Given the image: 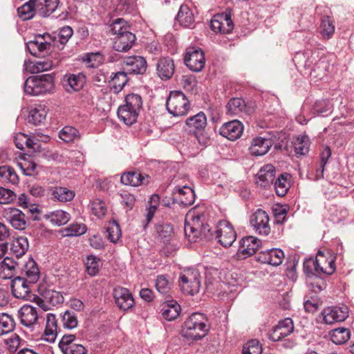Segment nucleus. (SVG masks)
Segmentation results:
<instances>
[{
    "label": "nucleus",
    "mask_w": 354,
    "mask_h": 354,
    "mask_svg": "<svg viewBox=\"0 0 354 354\" xmlns=\"http://www.w3.org/2000/svg\"><path fill=\"white\" fill-rule=\"evenodd\" d=\"M110 28L112 34L115 35L113 48L120 52L129 50L136 41V37L129 30L127 22L122 18H118L110 25Z\"/></svg>",
    "instance_id": "nucleus-1"
},
{
    "label": "nucleus",
    "mask_w": 354,
    "mask_h": 354,
    "mask_svg": "<svg viewBox=\"0 0 354 354\" xmlns=\"http://www.w3.org/2000/svg\"><path fill=\"white\" fill-rule=\"evenodd\" d=\"M208 331L206 317L203 313H194L185 321L181 334L187 339L198 340L203 339Z\"/></svg>",
    "instance_id": "nucleus-2"
},
{
    "label": "nucleus",
    "mask_w": 354,
    "mask_h": 354,
    "mask_svg": "<svg viewBox=\"0 0 354 354\" xmlns=\"http://www.w3.org/2000/svg\"><path fill=\"white\" fill-rule=\"evenodd\" d=\"M303 59H305L304 66L306 68H311V77L322 79L326 75L327 63L325 59L319 57V51L297 53L294 58V61L297 64H300Z\"/></svg>",
    "instance_id": "nucleus-3"
},
{
    "label": "nucleus",
    "mask_w": 354,
    "mask_h": 354,
    "mask_svg": "<svg viewBox=\"0 0 354 354\" xmlns=\"http://www.w3.org/2000/svg\"><path fill=\"white\" fill-rule=\"evenodd\" d=\"M204 218L203 214H193L192 223H185V234L190 242H196L200 236L209 239L215 235V231H212L208 224L204 223Z\"/></svg>",
    "instance_id": "nucleus-4"
},
{
    "label": "nucleus",
    "mask_w": 354,
    "mask_h": 354,
    "mask_svg": "<svg viewBox=\"0 0 354 354\" xmlns=\"http://www.w3.org/2000/svg\"><path fill=\"white\" fill-rule=\"evenodd\" d=\"M54 80L50 74L30 76L24 82V92L30 95H39L51 92Z\"/></svg>",
    "instance_id": "nucleus-5"
},
{
    "label": "nucleus",
    "mask_w": 354,
    "mask_h": 354,
    "mask_svg": "<svg viewBox=\"0 0 354 354\" xmlns=\"http://www.w3.org/2000/svg\"><path fill=\"white\" fill-rule=\"evenodd\" d=\"M180 290L187 295L197 294L201 286V277L199 271L193 268L185 269L180 272L178 279Z\"/></svg>",
    "instance_id": "nucleus-6"
},
{
    "label": "nucleus",
    "mask_w": 354,
    "mask_h": 354,
    "mask_svg": "<svg viewBox=\"0 0 354 354\" xmlns=\"http://www.w3.org/2000/svg\"><path fill=\"white\" fill-rule=\"evenodd\" d=\"M189 107V101L182 91H173L170 93L166 102V108L170 114L176 117L185 115Z\"/></svg>",
    "instance_id": "nucleus-7"
},
{
    "label": "nucleus",
    "mask_w": 354,
    "mask_h": 354,
    "mask_svg": "<svg viewBox=\"0 0 354 354\" xmlns=\"http://www.w3.org/2000/svg\"><path fill=\"white\" fill-rule=\"evenodd\" d=\"M316 15L320 16L319 34L324 39H330L335 32L334 21L330 16V11L326 6L316 7Z\"/></svg>",
    "instance_id": "nucleus-8"
},
{
    "label": "nucleus",
    "mask_w": 354,
    "mask_h": 354,
    "mask_svg": "<svg viewBox=\"0 0 354 354\" xmlns=\"http://www.w3.org/2000/svg\"><path fill=\"white\" fill-rule=\"evenodd\" d=\"M34 285L24 278L17 277L12 281V293L16 298L35 301L37 296L32 292Z\"/></svg>",
    "instance_id": "nucleus-9"
},
{
    "label": "nucleus",
    "mask_w": 354,
    "mask_h": 354,
    "mask_svg": "<svg viewBox=\"0 0 354 354\" xmlns=\"http://www.w3.org/2000/svg\"><path fill=\"white\" fill-rule=\"evenodd\" d=\"M54 42L53 37L48 33H45L36 35L33 40L26 44V46L31 55L38 57L40 53L50 50Z\"/></svg>",
    "instance_id": "nucleus-10"
},
{
    "label": "nucleus",
    "mask_w": 354,
    "mask_h": 354,
    "mask_svg": "<svg viewBox=\"0 0 354 354\" xmlns=\"http://www.w3.org/2000/svg\"><path fill=\"white\" fill-rule=\"evenodd\" d=\"M214 233L215 237L225 248L231 246L236 239V234L233 226L227 221H221L218 228L215 230Z\"/></svg>",
    "instance_id": "nucleus-11"
},
{
    "label": "nucleus",
    "mask_w": 354,
    "mask_h": 354,
    "mask_svg": "<svg viewBox=\"0 0 354 354\" xmlns=\"http://www.w3.org/2000/svg\"><path fill=\"white\" fill-rule=\"evenodd\" d=\"M41 295V297H36L35 302L44 310H50L64 302V297L61 292L53 289L44 290Z\"/></svg>",
    "instance_id": "nucleus-12"
},
{
    "label": "nucleus",
    "mask_w": 354,
    "mask_h": 354,
    "mask_svg": "<svg viewBox=\"0 0 354 354\" xmlns=\"http://www.w3.org/2000/svg\"><path fill=\"white\" fill-rule=\"evenodd\" d=\"M184 62L191 71H201L205 63L204 52L199 48H189L185 56Z\"/></svg>",
    "instance_id": "nucleus-13"
},
{
    "label": "nucleus",
    "mask_w": 354,
    "mask_h": 354,
    "mask_svg": "<svg viewBox=\"0 0 354 354\" xmlns=\"http://www.w3.org/2000/svg\"><path fill=\"white\" fill-rule=\"evenodd\" d=\"M250 221L251 225L258 234L267 236L270 232L269 216L266 211L258 209L252 215Z\"/></svg>",
    "instance_id": "nucleus-14"
},
{
    "label": "nucleus",
    "mask_w": 354,
    "mask_h": 354,
    "mask_svg": "<svg viewBox=\"0 0 354 354\" xmlns=\"http://www.w3.org/2000/svg\"><path fill=\"white\" fill-rule=\"evenodd\" d=\"M212 30L216 32L228 34L234 28V23L230 13L223 12L215 15L210 22Z\"/></svg>",
    "instance_id": "nucleus-15"
},
{
    "label": "nucleus",
    "mask_w": 354,
    "mask_h": 354,
    "mask_svg": "<svg viewBox=\"0 0 354 354\" xmlns=\"http://www.w3.org/2000/svg\"><path fill=\"white\" fill-rule=\"evenodd\" d=\"M113 295L115 303L120 310L127 311L133 307L135 301L132 294L127 288H115Z\"/></svg>",
    "instance_id": "nucleus-16"
},
{
    "label": "nucleus",
    "mask_w": 354,
    "mask_h": 354,
    "mask_svg": "<svg viewBox=\"0 0 354 354\" xmlns=\"http://www.w3.org/2000/svg\"><path fill=\"white\" fill-rule=\"evenodd\" d=\"M324 322L327 324L344 321L348 315V308L346 306L328 307L322 313Z\"/></svg>",
    "instance_id": "nucleus-17"
},
{
    "label": "nucleus",
    "mask_w": 354,
    "mask_h": 354,
    "mask_svg": "<svg viewBox=\"0 0 354 354\" xmlns=\"http://www.w3.org/2000/svg\"><path fill=\"white\" fill-rule=\"evenodd\" d=\"M147 61L142 56H130L123 60V69L128 74H143L147 70Z\"/></svg>",
    "instance_id": "nucleus-18"
},
{
    "label": "nucleus",
    "mask_w": 354,
    "mask_h": 354,
    "mask_svg": "<svg viewBox=\"0 0 354 354\" xmlns=\"http://www.w3.org/2000/svg\"><path fill=\"white\" fill-rule=\"evenodd\" d=\"M257 259L263 263L278 266L283 262L284 253L279 248H271L259 252L257 254Z\"/></svg>",
    "instance_id": "nucleus-19"
},
{
    "label": "nucleus",
    "mask_w": 354,
    "mask_h": 354,
    "mask_svg": "<svg viewBox=\"0 0 354 354\" xmlns=\"http://www.w3.org/2000/svg\"><path fill=\"white\" fill-rule=\"evenodd\" d=\"M172 195L174 202L182 205L183 207L192 205L195 201L194 191L188 186L176 187L173 189Z\"/></svg>",
    "instance_id": "nucleus-20"
},
{
    "label": "nucleus",
    "mask_w": 354,
    "mask_h": 354,
    "mask_svg": "<svg viewBox=\"0 0 354 354\" xmlns=\"http://www.w3.org/2000/svg\"><path fill=\"white\" fill-rule=\"evenodd\" d=\"M294 330V325L290 318H286L279 322L273 330L269 334V339L277 342L287 337Z\"/></svg>",
    "instance_id": "nucleus-21"
},
{
    "label": "nucleus",
    "mask_w": 354,
    "mask_h": 354,
    "mask_svg": "<svg viewBox=\"0 0 354 354\" xmlns=\"http://www.w3.org/2000/svg\"><path fill=\"white\" fill-rule=\"evenodd\" d=\"M243 131V125L237 120L223 124L219 130L220 134L230 140H235L239 138Z\"/></svg>",
    "instance_id": "nucleus-22"
},
{
    "label": "nucleus",
    "mask_w": 354,
    "mask_h": 354,
    "mask_svg": "<svg viewBox=\"0 0 354 354\" xmlns=\"http://www.w3.org/2000/svg\"><path fill=\"white\" fill-rule=\"evenodd\" d=\"M36 14L41 17H50L59 7V0H32Z\"/></svg>",
    "instance_id": "nucleus-23"
},
{
    "label": "nucleus",
    "mask_w": 354,
    "mask_h": 354,
    "mask_svg": "<svg viewBox=\"0 0 354 354\" xmlns=\"http://www.w3.org/2000/svg\"><path fill=\"white\" fill-rule=\"evenodd\" d=\"M261 244V241L254 236H247L240 241V245L238 250L239 257L245 259L256 252Z\"/></svg>",
    "instance_id": "nucleus-24"
},
{
    "label": "nucleus",
    "mask_w": 354,
    "mask_h": 354,
    "mask_svg": "<svg viewBox=\"0 0 354 354\" xmlns=\"http://www.w3.org/2000/svg\"><path fill=\"white\" fill-rule=\"evenodd\" d=\"M150 177L138 171H127L121 176L120 181L124 185L138 187L149 183Z\"/></svg>",
    "instance_id": "nucleus-25"
},
{
    "label": "nucleus",
    "mask_w": 354,
    "mask_h": 354,
    "mask_svg": "<svg viewBox=\"0 0 354 354\" xmlns=\"http://www.w3.org/2000/svg\"><path fill=\"white\" fill-rule=\"evenodd\" d=\"M174 61L169 57L159 59L156 63V73L162 80H168L174 73Z\"/></svg>",
    "instance_id": "nucleus-26"
},
{
    "label": "nucleus",
    "mask_w": 354,
    "mask_h": 354,
    "mask_svg": "<svg viewBox=\"0 0 354 354\" xmlns=\"http://www.w3.org/2000/svg\"><path fill=\"white\" fill-rule=\"evenodd\" d=\"M5 218L16 230H22L26 227L25 214L17 208H8L5 211Z\"/></svg>",
    "instance_id": "nucleus-27"
},
{
    "label": "nucleus",
    "mask_w": 354,
    "mask_h": 354,
    "mask_svg": "<svg viewBox=\"0 0 354 354\" xmlns=\"http://www.w3.org/2000/svg\"><path fill=\"white\" fill-rule=\"evenodd\" d=\"M18 316L21 323L26 327L32 326L39 318L37 308L30 305H24L19 310Z\"/></svg>",
    "instance_id": "nucleus-28"
},
{
    "label": "nucleus",
    "mask_w": 354,
    "mask_h": 354,
    "mask_svg": "<svg viewBox=\"0 0 354 354\" xmlns=\"http://www.w3.org/2000/svg\"><path fill=\"white\" fill-rule=\"evenodd\" d=\"M272 145V140L270 138L256 137L252 139L249 151L252 156H261L267 153Z\"/></svg>",
    "instance_id": "nucleus-29"
},
{
    "label": "nucleus",
    "mask_w": 354,
    "mask_h": 354,
    "mask_svg": "<svg viewBox=\"0 0 354 354\" xmlns=\"http://www.w3.org/2000/svg\"><path fill=\"white\" fill-rule=\"evenodd\" d=\"M24 278L30 283H35L40 277V271L37 263L32 259L29 258L21 268V275Z\"/></svg>",
    "instance_id": "nucleus-30"
},
{
    "label": "nucleus",
    "mask_w": 354,
    "mask_h": 354,
    "mask_svg": "<svg viewBox=\"0 0 354 354\" xmlns=\"http://www.w3.org/2000/svg\"><path fill=\"white\" fill-rule=\"evenodd\" d=\"M275 167L272 165L263 166L257 173V183L262 187H267L273 183L275 178Z\"/></svg>",
    "instance_id": "nucleus-31"
},
{
    "label": "nucleus",
    "mask_w": 354,
    "mask_h": 354,
    "mask_svg": "<svg viewBox=\"0 0 354 354\" xmlns=\"http://www.w3.org/2000/svg\"><path fill=\"white\" fill-rule=\"evenodd\" d=\"M57 336V321L54 314L49 313L46 316V327L42 339L48 342H54Z\"/></svg>",
    "instance_id": "nucleus-32"
},
{
    "label": "nucleus",
    "mask_w": 354,
    "mask_h": 354,
    "mask_svg": "<svg viewBox=\"0 0 354 354\" xmlns=\"http://www.w3.org/2000/svg\"><path fill=\"white\" fill-rule=\"evenodd\" d=\"M176 20L181 26L192 28L194 27L195 17L192 9L187 5L183 4L179 8Z\"/></svg>",
    "instance_id": "nucleus-33"
},
{
    "label": "nucleus",
    "mask_w": 354,
    "mask_h": 354,
    "mask_svg": "<svg viewBox=\"0 0 354 354\" xmlns=\"http://www.w3.org/2000/svg\"><path fill=\"white\" fill-rule=\"evenodd\" d=\"M185 123L187 129L194 133L196 131L205 130L207 126V117L203 112L201 111L187 118Z\"/></svg>",
    "instance_id": "nucleus-34"
},
{
    "label": "nucleus",
    "mask_w": 354,
    "mask_h": 354,
    "mask_svg": "<svg viewBox=\"0 0 354 354\" xmlns=\"http://www.w3.org/2000/svg\"><path fill=\"white\" fill-rule=\"evenodd\" d=\"M15 143L17 148L21 150H23L26 145L29 149V152L31 153L39 151L41 148L40 143L37 140L28 138L24 133L17 134L15 138Z\"/></svg>",
    "instance_id": "nucleus-35"
},
{
    "label": "nucleus",
    "mask_w": 354,
    "mask_h": 354,
    "mask_svg": "<svg viewBox=\"0 0 354 354\" xmlns=\"http://www.w3.org/2000/svg\"><path fill=\"white\" fill-rule=\"evenodd\" d=\"M51 199L53 201L66 203L71 201L75 196V192L63 187H52L50 189Z\"/></svg>",
    "instance_id": "nucleus-36"
},
{
    "label": "nucleus",
    "mask_w": 354,
    "mask_h": 354,
    "mask_svg": "<svg viewBox=\"0 0 354 354\" xmlns=\"http://www.w3.org/2000/svg\"><path fill=\"white\" fill-rule=\"evenodd\" d=\"M46 113L47 111L44 105L36 104L29 111L28 122L34 125H39L45 120Z\"/></svg>",
    "instance_id": "nucleus-37"
},
{
    "label": "nucleus",
    "mask_w": 354,
    "mask_h": 354,
    "mask_svg": "<svg viewBox=\"0 0 354 354\" xmlns=\"http://www.w3.org/2000/svg\"><path fill=\"white\" fill-rule=\"evenodd\" d=\"M44 218L49 221L53 225L61 226L66 224L70 221L71 215L64 210L57 209L45 214Z\"/></svg>",
    "instance_id": "nucleus-38"
},
{
    "label": "nucleus",
    "mask_w": 354,
    "mask_h": 354,
    "mask_svg": "<svg viewBox=\"0 0 354 354\" xmlns=\"http://www.w3.org/2000/svg\"><path fill=\"white\" fill-rule=\"evenodd\" d=\"M118 118L127 125H132L136 122L140 113L130 109L124 104L120 105L118 109Z\"/></svg>",
    "instance_id": "nucleus-39"
},
{
    "label": "nucleus",
    "mask_w": 354,
    "mask_h": 354,
    "mask_svg": "<svg viewBox=\"0 0 354 354\" xmlns=\"http://www.w3.org/2000/svg\"><path fill=\"white\" fill-rule=\"evenodd\" d=\"M64 80L67 82L66 91L68 92L78 91L84 86L86 77L82 73L68 74L64 76Z\"/></svg>",
    "instance_id": "nucleus-40"
},
{
    "label": "nucleus",
    "mask_w": 354,
    "mask_h": 354,
    "mask_svg": "<svg viewBox=\"0 0 354 354\" xmlns=\"http://www.w3.org/2000/svg\"><path fill=\"white\" fill-rule=\"evenodd\" d=\"M291 175L288 173L281 174L274 181V187L279 196H284L290 187Z\"/></svg>",
    "instance_id": "nucleus-41"
},
{
    "label": "nucleus",
    "mask_w": 354,
    "mask_h": 354,
    "mask_svg": "<svg viewBox=\"0 0 354 354\" xmlns=\"http://www.w3.org/2000/svg\"><path fill=\"white\" fill-rule=\"evenodd\" d=\"M59 138L64 142H73L81 138V134L78 129L71 126H65L59 132Z\"/></svg>",
    "instance_id": "nucleus-42"
},
{
    "label": "nucleus",
    "mask_w": 354,
    "mask_h": 354,
    "mask_svg": "<svg viewBox=\"0 0 354 354\" xmlns=\"http://www.w3.org/2000/svg\"><path fill=\"white\" fill-rule=\"evenodd\" d=\"M246 105L242 98L233 97L230 100L226 105L227 114L236 115L245 111Z\"/></svg>",
    "instance_id": "nucleus-43"
},
{
    "label": "nucleus",
    "mask_w": 354,
    "mask_h": 354,
    "mask_svg": "<svg viewBox=\"0 0 354 354\" xmlns=\"http://www.w3.org/2000/svg\"><path fill=\"white\" fill-rule=\"evenodd\" d=\"M180 313V306L176 302L165 304L162 306L161 313L163 318L168 321L175 319Z\"/></svg>",
    "instance_id": "nucleus-44"
},
{
    "label": "nucleus",
    "mask_w": 354,
    "mask_h": 354,
    "mask_svg": "<svg viewBox=\"0 0 354 354\" xmlns=\"http://www.w3.org/2000/svg\"><path fill=\"white\" fill-rule=\"evenodd\" d=\"M17 263L9 257H6L0 261V277L3 278H12Z\"/></svg>",
    "instance_id": "nucleus-45"
},
{
    "label": "nucleus",
    "mask_w": 354,
    "mask_h": 354,
    "mask_svg": "<svg viewBox=\"0 0 354 354\" xmlns=\"http://www.w3.org/2000/svg\"><path fill=\"white\" fill-rule=\"evenodd\" d=\"M28 248V239L25 236H20L12 242L11 250L14 255L19 258L26 254Z\"/></svg>",
    "instance_id": "nucleus-46"
},
{
    "label": "nucleus",
    "mask_w": 354,
    "mask_h": 354,
    "mask_svg": "<svg viewBox=\"0 0 354 354\" xmlns=\"http://www.w3.org/2000/svg\"><path fill=\"white\" fill-rule=\"evenodd\" d=\"M350 330L346 328H337L330 332L331 341L335 344H342L350 338Z\"/></svg>",
    "instance_id": "nucleus-47"
},
{
    "label": "nucleus",
    "mask_w": 354,
    "mask_h": 354,
    "mask_svg": "<svg viewBox=\"0 0 354 354\" xmlns=\"http://www.w3.org/2000/svg\"><path fill=\"white\" fill-rule=\"evenodd\" d=\"M84 62L89 68H97L104 63L105 56L101 52L86 53L82 57Z\"/></svg>",
    "instance_id": "nucleus-48"
},
{
    "label": "nucleus",
    "mask_w": 354,
    "mask_h": 354,
    "mask_svg": "<svg viewBox=\"0 0 354 354\" xmlns=\"http://www.w3.org/2000/svg\"><path fill=\"white\" fill-rule=\"evenodd\" d=\"M172 283L167 278L165 275L160 274L157 276L156 280V288L157 291L165 296H170Z\"/></svg>",
    "instance_id": "nucleus-49"
},
{
    "label": "nucleus",
    "mask_w": 354,
    "mask_h": 354,
    "mask_svg": "<svg viewBox=\"0 0 354 354\" xmlns=\"http://www.w3.org/2000/svg\"><path fill=\"white\" fill-rule=\"evenodd\" d=\"M333 105L328 100L317 101L313 106V113L323 117L327 116L331 113Z\"/></svg>",
    "instance_id": "nucleus-50"
},
{
    "label": "nucleus",
    "mask_w": 354,
    "mask_h": 354,
    "mask_svg": "<svg viewBox=\"0 0 354 354\" xmlns=\"http://www.w3.org/2000/svg\"><path fill=\"white\" fill-rule=\"evenodd\" d=\"M297 154L306 155L309 151L310 138L306 135L298 136L293 142Z\"/></svg>",
    "instance_id": "nucleus-51"
},
{
    "label": "nucleus",
    "mask_w": 354,
    "mask_h": 354,
    "mask_svg": "<svg viewBox=\"0 0 354 354\" xmlns=\"http://www.w3.org/2000/svg\"><path fill=\"white\" fill-rule=\"evenodd\" d=\"M127 74L124 70V71H119L111 75V82L115 92L120 91L126 85L128 82Z\"/></svg>",
    "instance_id": "nucleus-52"
},
{
    "label": "nucleus",
    "mask_w": 354,
    "mask_h": 354,
    "mask_svg": "<svg viewBox=\"0 0 354 354\" xmlns=\"http://www.w3.org/2000/svg\"><path fill=\"white\" fill-rule=\"evenodd\" d=\"M86 225L83 223H75L64 228L62 232L65 236H77L86 233Z\"/></svg>",
    "instance_id": "nucleus-53"
},
{
    "label": "nucleus",
    "mask_w": 354,
    "mask_h": 354,
    "mask_svg": "<svg viewBox=\"0 0 354 354\" xmlns=\"http://www.w3.org/2000/svg\"><path fill=\"white\" fill-rule=\"evenodd\" d=\"M34 3L32 2V0H29L28 2L25 3L23 6L19 7L17 9L18 15L23 20H28L34 17V16L37 15L36 14V11L35 10V6H33Z\"/></svg>",
    "instance_id": "nucleus-54"
},
{
    "label": "nucleus",
    "mask_w": 354,
    "mask_h": 354,
    "mask_svg": "<svg viewBox=\"0 0 354 354\" xmlns=\"http://www.w3.org/2000/svg\"><path fill=\"white\" fill-rule=\"evenodd\" d=\"M124 105L130 109L137 111L140 113L142 107V100L140 95L136 93H130L125 97Z\"/></svg>",
    "instance_id": "nucleus-55"
},
{
    "label": "nucleus",
    "mask_w": 354,
    "mask_h": 354,
    "mask_svg": "<svg viewBox=\"0 0 354 354\" xmlns=\"http://www.w3.org/2000/svg\"><path fill=\"white\" fill-rule=\"evenodd\" d=\"M15 327V322L11 316L6 313L0 315V335L11 332Z\"/></svg>",
    "instance_id": "nucleus-56"
},
{
    "label": "nucleus",
    "mask_w": 354,
    "mask_h": 354,
    "mask_svg": "<svg viewBox=\"0 0 354 354\" xmlns=\"http://www.w3.org/2000/svg\"><path fill=\"white\" fill-rule=\"evenodd\" d=\"M106 232L108 233V239L114 243H117L122 236L120 227L115 220L109 223Z\"/></svg>",
    "instance_id": "nucleus-57"
},
{
    "label": "nucleus",
    "mask_w": 354,
    "mask_h": 354,
    "mask_svg": "<svg viewBox=\"0 0 354 354\" xmlns=\"http://www.w3.org/2000/svg\"><path fill=\"white\" fill-rule=\"evenodd\" d=\"M62 322L65 328L73 329L77 327L78 321L74 312L66 310L62 315Z\"/></svg>",
    "instance_id": "nucleus-58"
},
{
    "label": "nucleus",
    "mask_w": 354,
    "mask_h": 354,
    "mask_svg": "<svg viewBox=\"0 0 354 354\" xmlns=\"http://www.w3.org/2000/svg\"><path fill=\"white\" fill-rule=\"evenodd\" d=\"M307 284L309 289L315 293L319 292L325 289L326 286L325 281L318 276L308 277Z\"/></svg>",
    "instance_id": "nucleus-59"
},
{
    "label": "nucleus",
    "mask_w": 354,
    "mask_h": 354,
    "mask_svg": "<svg viewBox=\"0 0 354 354\" xmlns=\"http://www.w3.org/2000/svg\"><path fill=\"white\" fill-rule=\"evenodd\" d=\"M156 228L159 237L163 239L164 241H167L173 234V227L169 223H160Z\"/></svg>",
    "instance_id": "nucleus-60"
},
{
    "label": "nucleus",
    "mask_w": 354,
    "mask_h": 354,
    "mask_svg": "<svg viewBox=\"0 0 354 354\" xmlns=\"http://www.w3.org/2000/svg\"><path fill=\"white\" fill-rule=\"evenodd\" d=\"M262 348L257 339H251L243 346L242 354H261Z\"/></svg>",
    "instance_id": "nucleus-61"
},
{
    "label": "nucleus",
    "mask_w": 354,
    "mask_h": 354,
    "mask_svg": "<svg viewBox=\"0 0 354 354\" xmlns=\"http://www.w3.org/2000/svg\"><path fill=\"white\" fill-rule=\"evenodd\" d=\"M99 259L90 255L87 257L86 262V268L88 274L95 276L99 271Z\"/></svg>",
    "instance_id": "nucleus-62"
},
{
    "label": "nucleus",
    "mask_w": 354,
    "mask_h": 354,
    "mask_svg": "<svg viewBox=\"0 0 354 354\" xmlns=\"http://www.w3.org/2000/svg\"><path fill=\"white\" fill-rule=\"evenodd\" d=\"M73 35V30L69 26H65L59 29L58 34V41L62 44L65 45Z\"/></svg>",
    "instance_id": "nucleus-63"
},
{
    "label": "nucleus",
    "mask_w": 354,
    "mask_h": 354,
    "mask_svg": "<svg viewBox=\"0 0 354 354\" xmlns=\"http://www.w3.org/2000/svg\"><path fill=\"white\" fill-rule=\"evenodd\" d=\"M15 192L9 189L0 187V203L8 204L16 199Z\"/></svg>",
    "instance_id": "nucleus-64"
}]
</instances>
